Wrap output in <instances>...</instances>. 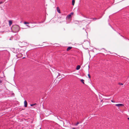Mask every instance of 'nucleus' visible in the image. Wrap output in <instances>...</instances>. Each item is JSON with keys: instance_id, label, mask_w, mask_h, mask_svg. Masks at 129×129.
Segmentation results:
<instances>
[{"instance_id": "f257e3e1", "label": "nucleus", "mask_w": 129, "mask_h": 129, "mask_svg": "<svg viewBox=\"0 0 129 129\" xmlns=\"http://www.w3.org/2000/svg\"><path fill=\"white\" fill-rule=\"evenodd\" d=\"M115 105L116 106L119 107L120 106H124V105L122 104H116Z\"/></svg>"}, {"instance_id": "f03ea898", "label": "nucleus", "mask_w": 129, "mask_h": 129, "mask_svg": "<svg viewBox=\"0 0 129 129\" xmlns=\"http://www.w3.org/2000/svg\"><path fill=\"white\" fill-rule=\"evenodd\" d=\"M24 106L25 107H26L27 106V101L26 100H25L24 101Z\"/></svg>"}, {"instance_id": "7ed1b4c3", "label": "nucleus", "mask_w": 129, "mask_h": 129, "mask_svg": "<svg viewBox=\"0 0 129 129\" xmlns=\"http://www.w3.org/2000/svg\"><path fill=\"white\" fill-rule=\"evenodd\" d=\"M57 10L58 13H60L61 12H60V10L58 7H57Z\"/></svg>"}, {"instance_id": "20e7f679", "label": "nucleus", "mask_w": 129, "mask_h": 129, "mask_svg": "<svg viewBox=\"0 0 129 129\" xmlns=\"http://www.w3.org/2000/svg\"><path fill=\"white\" fill-rule=\"evenodd\" d=\"M71 17V14H69L67 16V18L68 19H70Z\"/></svg>"}, {"instance_id": "39448f33", "label": "nucleus", "mask_w": 129, "mask_h": 129, "mask_svg": "<svg viewBox=\"0 0 129 129\" xmlns=\"http://www.w3.org/2000/svg\"><path fill=\"white\" fill-rule=\"evenodd\" d=\"M80 68V65H78L76 67V69L78 70H79Z\"/></svg>"}, {"instance_id": "423d86ee", "label": "nucleus", "mask_w": 129, "mask_h": 129, "mask_svg": "<svg viewBox=\"0 0 129 129\" xmlns=\"http://www.w3.org/2000/svg\"><path fill=\"white\" fill-rule=\"evenodd\" d=\"M12 23V22L10 20L9 21V24L10 26Z\"/></svg>"}, {"instance_id": "0eeeda50", "label": "nucleus", "mask_w": 129, "mask_h": 129, "mask_svg": "<svg viewBox=\"0 0 129 129\" xmlns=\"http://www.w3.org/2000/svg\"><path fill=\"white\" fill-rule=\"evenodd\" d=\"M72 48V47H69L68 48H67V51H69Z\"/></svg>"}, {"instance_id": "6e6552de", "label": "nucleus", "mask_w": 129, "mask_h": 129, "mask_svg": "<svg viewBox=\"0 0 129 129\" xmlns=\"http://www.w3.org/2000/svg\"><path fill=\"white\" fill-rule=\"evenodd\" d=\"M27 26L30 27V28H33L34 26H31L30 25H26Z\"/></svg>"}, {"instance_id": "1a4fd4ad", "label": "nucleus", "mask_w": 129, "mask_h": 129, "mask_svg": "<svg viewBox=\"0 0 129 129\" xmlns=\"http://www.w3.org/2000/svg\"><path fill=\"white\" fill-rule=\"evenodd\" d=\"M75 1L74 0H73L72 1V5H74V3H75Z\"/></svg>"}, {"instance_id": "9d476101", "label": "nucleus", "mask_w": 129, "mask_h": 129, "mask_svg": "<svg viewBox=\"0 0 129 129\" xmlns=\"http://www.w3.org/2000/svg\"><path fill=\"white\" fill-rule=\"evenodd\" d=\"M29 22H24V24H29Z\"/></svg>"}, {"instance_id": "9b49d317", "label": "nucleus", "mask_w": 129, "mask_h": 129, "mask_svg": "<svg viewBox=\"0 0 129 129\" xmlns=\"http://www.w3.org/2000/svg\"><path fill=\"white\" fill-rule=\"evenodd\" d=\"M81 81L82 82V83H83V84H84V80H83L82 79H81Z\"/></svg>"}, {"instance_id": "f8f14e48", "label": "nucleus", "mask_w": 129, "mask_h": 129, "mask_svg": "<svg viewBox=\"0 0 129 129\" xmlns=\"http://www.w3.org/2000/svg\"><path fill=\"white\" fill-rule=\"evenodd\" d=\"M118 84L120 85H123V84L122 83H119Z\"/></svg>"}, {"instance_id": "ddd939ff", "label": "nucleus", "mask_w": 129, "mask_h": 129, "mask_svg": "<svg viewBox=\"0 0 129 129\" xmlns=\"http://www.w3.org/2000/svg\"><path fill=\"white\" fill-rule=\"evenodd\" d=\"M74 22L75 23H77L78 22V21H74Z\"/></svg>"}, {"instance_id": "4468645a", "label": "nucleus", "mask_w": 129, "mask_h": 129, "mask_svg": "<svg viewBox=\"0 0 129 129\" xmlns=\"http://www.w3.org/2000/svg\"><path fill=\"white\" fill-rule=\"evenodd\" d=\"M36 103L33 104H31L30 105V106H34V105H36Z\"/></svg>"}, {"instance_id": "2eb2a0df", "label": "nucleus", "mask_w": 129, "mask_h": 129, "mask_svg": "<svg viewBox=\"0 0 129 129\" xmlns=\"http://www.w3.org/2000/svg\"><path fill=\"white\" fill-rule=\"evenodd\" d=\"M79 124V122H77V123L75 124V125L76 126H77V125Z\"/></svg>"}, {"instance_id": "dca6fc26", "label": "nucleus", "mask_w": 129, "mask_h": 129, "mask_svg": "<svg viewBox=\"0 0 129 129\" xmlns=\"http://www.w3.org/2000/svg\"><path fill=\"white\" fill-rule=\"evenodd\" d=\"M88 76L89 78H90V75L89 74H88Z\"/></svg>"}, {"instance_id": "f3484780", "label": "nucleus", "mask_w": 129, "mask_h": 129, "mask_svg": "<svg viewBox=\"0 0 129 129\" xmlns=\"http://www.w3.org/2000/svg\"><path fill=\"white\" fill-rule=\"evenodd\" d=\"M111 102H113V103H114L115 102L113 100H112L111 101Z\"/></svg>"}, {"instance_id": "a211bd4d", "label": "nucleus", "mask_w": 129, "mask_h": 129, "mask_svg": "<svg viewBox=\"0 0 129 129\" xmlns=\"http://www.w3.org/2000/svg\"><path fill=\"white\" fill-rule=\"evenodd\" d=\"M73 14V13H72V12L70 14H71V15H72Z\"/></svg>"}, {"instance_id": "6ab92c4d", "label": "nucleus", "mask_w": 129, "mask_h": 129, "mask_svg": "<svg viewBox=\"0 0 129 129\" xmlns=\"http://www.w3.org/2000/svg\"><path fill=\"white\" fill-rule=\"evenodd\" d=\"M94 19L96 20V19L93 18V20H94Z\"/></svg>"}, {"instance_id": "aec40b11", "label": "nucleus", "mask_w": 129, "mask_h": 129, "mask_svg": "<svg viewBox=\"0 0 129 129\" xmlns=\"http://www.w3.org/2000/svg\"><path fill=\"white\" fill-rule=\"evenodd\" d=\"M2 82V81L1 80H0V83H1Z\"/></svg>"}, {"instance_id": "412c9836", "label": "nucleus", "mask_w": 129, "mask_h": 129, "mask_svg": "<svg viewBox=\"0 0 129 129\" xmlns=\"http://www.w3.org/2000/svg\"><path fill=\"white\" fill-rule=\"evenodd\" d=\"M72 129H76L75 128H73Z\"/></svg>"}, {"instance_id": "4be33fe9", "label": "nucleus", "mask_w": 129, "mask_h": 129, "mask_svg": "<svg viewBox=\"0 0 129 129\" xmlns=\"http://www.w3.org/2000/svg\"><path fill=\"white\" fill-rule=\"evenodd\" d=\"M60 74L59 73L58 74V76H60Z\"/></svg>"}, {"instance_id": "5701e85b", "label": "nucleus", "mask_w": 129, "mask_h": 129, "mask_svg": "<svg viewBox=\"0 0 129 129\" xmlns=\"http://www.w3.org/2000/svg\"><path fill=\"white\" fill-rule=\"evenodd\" d=\"M128 120H129V117H128Z\"/></svg>"}, {"instance_id": "b1692460", "label": "nucleus", "mask_w": 129, "mask_h": 129, "mask_svg": "<svg viewBox=\"0 0 129 129\" xmlns=\"http://www.w3.org/2000/svg\"><path fill=\"white\" fill-rule=\"evenodd\" d=\"M2 3V2H1V3H0V4H1Z\"/></svg>"}, {"instance_id": "393cba45", "label": "nucleus", "mask_w": 129, "mask_h": 129, "mask_svg": "<svg viewBox=\"0 0 129 129\" xmlns=\"http://www.w3.org/2000/svg\"><path fill=\"white\" fill-rule=\"evenodd\" d=\"M25 58V57H24L23 58Z\"/></svg>"}, {"instance_id": "a878e982", "label": "nucleus", "mask_w": 129, "mask_h": 129, "mask_svg": "<svg viewBox=\"0 0 129 129\" xmlns=\"http://www.w3.org/2000/svg\"><path fill=\"white\" fill-rule=\"evenodd\" d=\"M122 37L123 38H124V37H123V36H122Z\"/></svg>"}, {"instance_id": "bb28decb", "label": "nucleus", "mask_w": 129, "mask_h": 129, "mask_svg": "<svg viewBox=\"0 0 129 129\" xmlns=\"http://www.w3.org/2000/svg\"><path fill=\"white\" fill-rule=\"evenodd\" d=\"M30 23L32 24V23L31 22V23Z\"/></svg>"}, {"instance_id": "cd10ccee", "label": "nucleus", "mask_w": 129, "mask_h": 129, "mask_svg": "<svg viewBox=\"0 0 129 129\" xmlns=\"http://www.w3.org/2000/svg\"><path fill=\"white\" fill-rule=\"evenodd\" d=\"M128 40H129V39H128Z\"/></svg>"}]
</instances>
